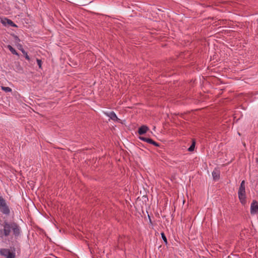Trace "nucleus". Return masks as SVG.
Segmentation results:
<instances>
[{"mask_svg":"<svg viewBox=\"0 0 258 258\" xmlns=\"http://www.w3.org/2000/svg\"><path fill=\"white\" fill-rule=\"evenodd\" d=\"M3 228L4 236L7 237L10 235L12 232L15 238H17L21 235V229L20 226L15 222H9L5 220L1 225Z\"/></svg>","mask_w":258,"mask_h":258,"instance_id":"f257e3e1","label":"nucleus"},{"mask_svg":"<svg viewBox=\"0 0 258 258\" xmlns=\"http://www.w3.org/2000/svg\"><path fill=\"white\" fill-rule=\"evenodd\" d=\"M238 195L241 203L242 205H244L246 203L245 186L244 180H242L241 182L238 191Z\"/></svg>","mask_w":258,"mask_h":258,"instance_id":"f03ea898","label":"nucleus"},{"mask_svg":"<svg viewBox=\"0 0 258 258\" xmlns=\"http://www.w3.org/2000/svg\"><path fill=\"white\" fill-rule=\"evenodd\" d=\"M11 250L8 248H2L0 249V254L6 258H15L16 248L14 246H11Z\"/></svg>","mask_w":258,"mask_h":258,"instance_id":"7ed1b4c3","label":"nucleus"},{"mask_svg":"<svg viewBox=\"0 0 258 258\" xmlns=\"http://www.w3.org/2000/svg\"><path fill=\"white\" fill-rule=\"evenodd\" d=\"M0 211L6 215H9L10 213L9 207L6 200L1 196H0Z\"/></svg>","mask_w":258,"mask_h":258,"instance_id":"20e7f679","label":"nucleus"},{"mask_svg":"<svg viewBox=\"0 0 258 258\" xmlns=\"http://www.w3.org/2000/svg\"><path fill=\"white\" fill-rule=\"evenodd\" d=\"M258 213V202L256 200H253L250 205V213L254 215Z\"/></svg>","mask_w":258,"mask_h":258,"instance_id":"39448f33","label":"nucleus"},{"mask_svg":"<svg viewBox=\"0 0 258 258\" xmlns=\"http://www.w3.org/2000/svg\"><path fill=\"white\" fill-rule=\"evenodd\" d=\"M2 23L5 26L9 25L13 27H17V25L15 24L11 20L8 18H5L1 21Z\"/></svg>","mask_w":258,"mask_h":258,"instance_id":"423d86ee","label":"nucleus"},{"mask_svg":"<svg viewBox=\"0 0 258 258\" xmlns=\"http://www.w3.org/2000/svg\"><path fill=\"white\" fill-rule=\"evenodd\" d=\"M149 130V127L146 125H142L138 129V133L139 135H144Z\"/></svg>","mask_w":258,"mask_h":258,"instance_id":"0eeeda50","label":"nucleus"},{"mask_svg":"<svg viewBox=\"0 0 258 258\" xmlns=\"http://www.w3.org/2000/svg\"><path fill=\"white\" fill-rule=\"evenodd\" d=\"M107 116H108L111 119L114 120L118 121L120 119L117 118L116 114L114 111H111L109 113H106Z\"/></svg>","mask_w":258,"mask_h":258,"instance_id":"6e6552de","label":"nucleus"},{"mask_svg":"<svg viewBox=\"0 0 258 258\" xmlns=\"http://www.w3.org/2000/svg\"><path fill=\"white\" fill-rule=\"evenodd\" d=\"M212 176L214 180L216 181L220 178V171L218 169H215L212 173Z\"/></svg>","mask_w":258,"mask_h":258,"instance_id":"1a4fd4ad","label":"nucleus"},{"mask_svg":"<svg viewBox=\"0 0 258 258\" xmlns=\"http://www.w3.org/2000/svg\"><path fill=\"white\" fill-rule=\"evenodd\" d=\"M7 48L9 49V50L11 52V53L13 54L19 56V53L17 52V51L10 45H8L7 46Z\"/></svg>","mask_w":258,"mask_h":258,"instance_id":"9d476101","label":"nucleus"},{"mask_svg":"<svg viewBox=\"0 0 258 258\" xmlns=\"http://www.w3.org/2000/svg\"><path fill=\"white\" fill-rule=\"evenodd\" d=\"M12 36L13 37V38L15 39L16 44L19 43V42L21 41V40L19 39V38L18 37V36H17V35H16L14 34H12Z\"/></svg>","mask_w":258,"mask_h":258,"instance_id":"9b49d317","label":"nucleus"},{"mask_svg":"<svg viewBox=\"0 0 258 258\" xmlns=\"http://www.w3.org/2000/svg\"><path fill=\"white\" fill-rule=\"evenodd\" d=\"M2 89L5 91L6 92H12V89L9 87H2Z\"/></svg>","mask_w":258,"mask_h":258,"instance_id":"f8f14e48","label":"nucleus"},{"mask_svg":"<svg viewBox=\"0 0 258 258\" xmlns=\"http://www.w3.org/2000/svg\"><path fill=\"white\" fill-rule=\"evenodd\" d=\"M161 237H162V239L163 240L164 243H165V244L167 245L168 244V241H167V239L166 237V236H165L164 233L162 232L161 233Z\"/></svg>","mask_w":258,"mask_h":258,"instance_id":"ddd939ff","label":"nucleus"},{"mask_svg":"<svg viewBox=\"0 0 258 258\" xmlns=\"http://www.w3.org/2000/svg\"><path fill=\"white\" fill-rule=\"evenodd\" d=\"M195 148V142H193L190 146L188 148V151L189 152H192L194 150Z\"/></svg>","mask_w":258,"mask_h":258,"instance_id":"4468645a","label":"nucleus"},{"mask_svg":"<svg viewBox=\"0 0 258 258\" xmlns=\"http://www.w3.org/2000/svg\"><path fill=\"white\" fill-rule=\"evenodd\" d=\"M16 45L17 46V48H18V49L21 50L22 53H24L25 50L23 49V45L21 44L18 43V44H16Z\"/></svg>","mask_w":258,"mask_h":258,"instance_id":"2eb2a0df","label":"nucleus"},{"mask_svg":"<svg viewBox=\"0 0 258 258\" xmlns=\"http://www.w3.org/2000/svg\"><path fill=\"white\" fill-rule=\"evenodd\" d=\"M139 138L140 140L147 143L148 141L150 138H147V137H139Z\"/></svg>","mask_w":258,"mask_h":258,"instance_id":"dca6fc26","label":"nucleus"},{"mask_svg":"<svg viewBox=\"0 0 258 258\" xmlns=\"http://www.w3.org/2000/svg\"><path fill=\"white\" fill-rule=\"evenodd\" d=\"M139 138L140 140L147 143L148 141L150 138H147V137H139Z\"/></svg>","mask_w":258,"mask_h":258,"instance_id":"f3484780","label":"nucleus"},{"mask_svg":"<svg viewBox=\"0 0 258 258\" xmlns=\"http://www.w3.org/2000/svg\"><path fill=\"white\" fill-rule=\"evenodd\" d=\"M36 61H37V64H38V65L39 66V68L40 69H41V66H42V61H41V60L37 58Z\"/></svg>","mask_w":258,"mask_h":258,"instance_id":"a211bd4d","label":"nucleus"},{"mask_svg":"<svg viewBox=\"0 0 258 258\" xmlns=\"http://www.w3.org/2000/svg\"><path fill=\"white\" fill-rule=\"evenodd\" d=\"M23 54L25 56V58L28 60H30V57L29 56V55H28L27 54V52L25 51V50H24V53H23Z\"/></svg>","mask_w":258,"mask_h":258,"instance_id":"6ab92c4d","label":"nucleus"},{"mask_svg":"<svg viewBox=\"0 0 258 258\" xmlns=\"http://www.w3.org/2000/svg\"><path fill=\"white\" fill-rule=\"evenodd\" d=\"M151 144L152 145H153L154 146H156V147H159L160 146V145L159 143L156 142L155 141H152V143H151Z\"/></svg>","mask_w":258,"mask_h":258,"instance_id":"aec40b11","label":"nucleus"},{"mask_svg":"<svg viewBox=\"0 0 258 258\" xmlns=\"http://www.w3.org/2000/svg\"><path fill=\"white\" fill-rule=\"evenodd\" d=\"M4 236V232H3V229H0V237H3Z\"/></svg>","mask_w":258,"mask_h":258,"instance_id":"412c9836","label":"nucleus"},{"mask_svg":"<svg viewBox=\"0 0 258 258\" xmlns=\"http://www.w3.org/2000/svg\"><path fill=\"white\" fill-rule=\"evenodd\" d=\"M152 141L153 140L152 139L149 138L147 143L151 144V143H152Z\"/></svg>","mask_w":258,"mask_h":258,"instance_id":"4be33fe9","label":"nucleus"},{"mask_svg":"<svg viewBox=\"0 0 258 258\" xmlns=\"http://www.w3.org/2000/svg\"><path fill=\"white\" fill-rule=\"evenodd\" d=\"M256 162L258 163V158H256Z\"/></svg>","mask_w":258,"mask_h":258,"instance_id":"5701e85b","label":"nucleus"}]
</instances>
